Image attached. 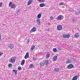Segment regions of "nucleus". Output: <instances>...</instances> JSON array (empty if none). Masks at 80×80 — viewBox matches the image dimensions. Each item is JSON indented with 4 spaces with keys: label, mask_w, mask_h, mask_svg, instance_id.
<instances>
[{
    "label": "nucleus",
    "mask_w": 80,
    "mask_h": 80,
    "mask_svg": "<svg viewBox=\"0 0 80 80\" xmlns=\"http://www.w3.org/2000/svg\"><path fill=\"white\" fill-rule=\"evenodd\" d=\"M62 37L63 38H69L70 37V35L68 34H63L62 35Z\"/></svg>",
    "instance_id": "obj_1"
},
{
    "label": "nucleus",
    "mask_w": 80,
    "mask_h": 80,
    "mask_svg": "<svg viewBox=\"0 0 80 80\" xmlns=\"http://www.w3.org/2000/svg\"><path fill=\"white\" fill-rule=\"evenodd\" d=\"M9 5L11 7V8H15V6L14 4H13L12 2H9Z\"/></svg>",
    "instance_id": "obj_2"
},
{
    "label": "nucleus",
    "mask_w": 80,
    "mask_h": 80,
    "mask_svg": "<svg viewBox=\"0 0 80 80\" xmlns=\"http://www.w3.org/2000/svg\"><path fill=\"white\" fill-rule=\"evenodd\" d=\"M74 67L72 64H70L67 66V68H68V69H72V68H73Z\"/></svg>",
    "instance_id": "obj_3"
},
{
    "label": "nucleus",
    "mask_w": 80,
    "mask_h": 80,
    "mask_svg": "<svg viewBox=\"0 0 80 80\" xmlns=\"http://www.w3.org/2000/svg\"><path fill=\"white\" fill-rule=\"evenodd\" d=\"M63 17L62 16H59L57 18V20H60L62 19H63Z\"/></svg>",
    "instance_id": "obj_4"
},
{
    "label": "nucleus",
    "mask_w": 80,
    "mask_h": 80,
    "mask_svg": "<svg viewBox=\"0 0 80 80\" xmlns=\"http://www.w3.org/2000/svg\"><path fill=\"white\" fill-rule=\"evenodd\" d=\"M10 62H11V63H14L15 62V58H12V59L10 60Z\"/></svg>",
    "instance_id": "obj_5"
},
{
    "label": "nucleus",
    "mask_w": 80,
    "mask_h": 80,
    "mask_svg": "<svg viewBox=\"0 0 80 80\" xmlns=\"http://www.w3.org/2000/svg\"><path fill=\"white\" fill-rule=\"evenodd\" d=\"M62 28L61 26L60 25L58 26L57 29L58 30H61Z\"/></svg>",
    "instance_id": "obj_6"
},
{
    "label": "nucleus",
    "mask_w": 80,
    "mask_h": 80,
    "mask_svg": "<svg viewBox=\"0 0 80 80\" xmlns=\"http://www.w3.org/2000/svg\"><path fill=\"white\" fill-rule=\"evenodd\" d=\"M29 58V54L28 52H27L25 56L24 57V58L25 59H27V58Z\"/></svg>",
    "instance_id": "obj_7"
},
{
    "label": "nucleus",
    "mask_w": 80,
    "mask_h": 80,
    "mask_svg": "<svg viewBox=\"0 0 80 80\" xmlns=\"http://www.w3.org/2000/svg\"><path fill=\"white\" fill-rule=\"evenodd\" d=\"M35 31H36V28L35 27H34L32 28V30H31L30 32L32 33V32H35Z\"/></svg>",
    "instance_id": "obj_8"
},
{
    "label": "nucleus",
    "mask_w": 80,
    "mask_h": 80,
    "mask_svg": "<svg viewBox=\"0 0 80 80\" xmlns=\"http://www.w3.org/2000/svg\"><path fill=\"white\" fill-rule=\"evenodd\" d=\"M40 65L41 67H43L45 65L44 62H42L40 63Z\"/></svg>",
    "instance_id": "obj_9"
},
{
    "label": "nucleus",
    "mask_w": 80,
    "mask_h": 80,
    "mask_svg": "<svg viewBox=\"0 0 80 80\" xmlns=\"http://www.w3.org/2000/svg\"><path fill=\"white\" fill-rule=\"evenodd\" d=\"M57 60V56H55L53 58V60L54 61H56Z\"/></svg>",
    "instance_id": "obj_10"
},
{
    "label": "nucleus",
    "mask_w": 80,
    "mask_h": 80,
    "mask_svg": "<svg viewBox=\"0 0 80 80\" xmlns=\"http://www.w3.org/2000/svg\"><path fill=\"white\" fill-rule=\"evenodd\" d=\"M32 2H33V1L32 0H29L28 2V5H29L30 4H31Z\"/></svg>",
    "instance_id": "obj_11"
},
{
    "label": "nucleus",
    "mask_w": 80,
    "mask_h": 80,
    "mask_svg": "<svg viewBox=\"0 0 80 80\" xmlns=\"http://www.w3.org/2000/svg\"><path fill=\"white\" fill-rule=\"evenodd\" d=\"M78 78V76H74L73 78L72 79V80H77V78Z\"/></svg>",
    "instance_id": "obj_12"
},
{
    "label": "nucleus",
    "mask_w": 80,
    "mask_h": 80,
    "mask_svg": "<svg viewBox=\"0 0 80 80\" xmlns=\"http://www.w3.org/2000/svg\"><path fill=\"white\" fill-rule=\"evenodd\" d=\"M49 63V62H48V60H46L45 62H44V64L45 65H47Z\"/></svg>",
    "instance_id": "obj_13"
},
{
    "label": "nucleus",
    "mask_w": 80,
    "mask_h": 80,
    "mask_svg": "<svg viewBox=\"0 0 80 80\" xmlns=\"http://www.w3.org/2000/svg\"><path fill=\"white\" fill-rule=\"evenodd\" d=\"M45 4L44 3H41L40 4V7H45Z\"/></svg>",
    "instance_id": "obj_14"
},
{
    "label": "nucleus",
    "mask_w": 80,
    "mask_h": 80,
    "mask_svg": "<svg viewBox=\"0 0 80 80\" xmlns=\"http://www.w3.org/2000/svg\"><path fill=\"white\" fill-rule=\"evenodd\" d=\"M24 63H25V60L23 59L21 63V65H24Z\"/></svg>",
    "instance_id": "obj_15"
},
{
    "label": "nucleus",
    "mask_w": 80,
    "mask_h": 80,
    "mask_svg": "<svg viewBox=\"0 0 80 80\" xmlns=\"http://www.w3.org/2000/svg\"><path fill=\"white\" fill-rule=\"evenodd\" d=\"M13 44H10L9 46V47L10 48H13Z\"/></svg>",
    "instance_id": "obj_16"
},
{
    "label": "nucleus",
    "mask_w": 80,
    "mask_h": 80,
    "mask_svg": "<svg viewBox=\"0 0 80 80\" xmlns=\"http://www.w3.org/2000/svg\"><path fill=\"white\" fill-rule=\"evenodd\" d=\"M74 36L75 37H78L79 36V35L78 33H77L75 34Z\"/></svg>",
    "instance_id": "obj_17"
},
{
    "label": "nucleus",
    "mask_w": 80,
    "mask_h": 80,
    "mask_svg": "<svg viewBox=\"0 0 80 80\" xmlns=\"http://www.w3.org/2000/svg\"><path fill=\"white\" fill-rule=\"evenodd\" d=\"M50 54L49 53H48L46 55V58H49L50 57Z\"/></svg>",
    "instance_id": "obj_18"
},
{
    "label": "nucleus",
    "mask_w": 80,
    "mask_h": 80,
    "mask_svg": "<svg viewBox=\"0 0 80 80\" xmlns=\"http://www.w3.org/2000/svg\"><path fill=\"white\" fill-rule=\"evenodd\" d=\"M34 67L33 64H31L29 65V68H33Z\"/></svg>",
    "instance_id": "obj_19"
},
{
    "label": "nucleus",
    "mask_w": 80,
    "mask_h": 80,
    "mask_svg": "<svg viewBox=\"0 0 80 80\" xmlns=\"http://www.w3.org/2000/svg\"><path fill=\"white\" fill-rule=\"evenodd\" d=\"M53 50L54 52H57V49H56V48H54L53 49Z\"/></svg>",
    "instance_id": "obj_20"
},
{
    "label": "nucleus",
    "mask_w": 80,
    "mask_h": 80,
    "mask_svg": "<svg viewBox=\"0 0 80 80\" xmlns=\"http://www.w3.org/2000/svg\"><path fill=\"white\" fill-rule=\"evenodd\" d=\"M35 48V46H32L31 47V50H33Z\"/></svg>",
    "instance_id": "obj_21"
},
{
    "label": "nucleus",
    "mask_w": 80,
    "mask_h": 80,
    "mask_svg": "<svg viewBox=\"0 0 80 80\" xmlns=\"http://www.w3.org/2000/svg\"><path fill=\"white\" fill-rule=\"evenodd\" d=\"M70 62H71V60L68 59L67 61V63H70Z\"/></svg>",
    "instance_id": "obj_22"
},
{
    "label": "nucleus",
    "mask_w": 80,
    "mask_h": 80,
    "mask_svg": "<svg viewBox=\"0 0 80 80\" xmlns=\"http://www.w3.org/2000/svg\"><path fill=\"white\" fill-rule=\"evenodd\" d=\"M38 1L40 2H45V0H38Z\"/></svg>",
    "instance_id": "obj_23"
},
{
    "label": "nucleus",
    "mask_w": 80,
    "mask_h": 80,
    "mask_svg": "<svg viewBox=\"0 0 80 80\" xmlns=\"http://www.w3.org/2000/svg\"><path fill=\"white\" fill-rule=\"evenodd\" d=\"M58 70H59V69H58V68H55V71H56V72H58Z\"/></svg>",
    "instance_id": "obj_24"
},
{
    "label": "nucleus",
    "mask_w": 80,
    "mask_h": 80,
    "mask_svg": "<svg viewBox=\"0 0 80 80\" xmlns=\"http://www.w3.org/2000/svg\"><path fill=\"white\" fill-rule=\"evenodd\" d=\"M18 70H22V69L21 68V67L19 66L18 68Z\"/></svg>",
    "instance_id": "obj_25"
},
{
    "label": "nucleus",
    "mask_w": 80,
    "mask_h": 80,
    "mask_svg": "<svg viewBox=\"0 0 80 80\" xmlns=\"http://www.w3.org/2000/svg\"><path fill=\"white\" fill-rule=\"evenodd\" d=\"M37 22H38V23L39 25H40L41 22H40V20H37Z\"/></svg>",
    "instance_id": "obj_26"
},
{
    "label": "nucleus",
    "mask_w": 80,
    "mask_h": 80,
    "mask_svg": "<svg viewBox=\"0 0 80 80\" xmlns=\"http://www.w3.org/2000/svg\"><path fill=\"white\" fill-rule=\"evenodd\" d=\"M40 17H41V14H38V18H40Z\"/></svg>",
    "instance_id": "obj_27"
},
{
    "label": "nucleus",
    "mask_w": 80,
    "mask_h": 80,
    "mask_svg": "<svg viewBox=\"0 0 80 80\" xmlns=\"http://www.w3.org/2000/svg\"><path fill=\"white\" fill-rule=\"evenodd\" d=\"M13 72H15V73L16 74H17V71L16 70H13Z\"/></svg>",
    "instance_id": "obj_28"
},
{
    "label": "nucleus",
    "mask_w": 80,
    "mask_h": 80,
    "mask_svg": "<svg viewBox=\"0 0 80 80\" xmlns=\"http://www.w3.org/2000/svg\"><path fill=\"white\" fill-rule=\"evenodd\" d=\"M12 64H10L8 65V67H12Z\"/></svg>",
    "instance_id": "obj_29"
},
{
    "label": "nucleus",
    "mask_w": 80,
    "mask_h": 80,
    "mask_svg": "<svg viewBox=\"0 0 80 80\" xmlns=\"http://www.w3.org/2000/svg\"><path fill=\"white\" fill-rule=\"evenodd\" d=\"M63 3H62V2H61V3H59V5H63Z\"/></svg>",
    "instance_id": "obj_30"
},
{
    "label": "nucleus",
    "mask_w": 80,
    "mask_h": 80,
    "mask_svg": "<svg viewBox=\"0 0 80 80\" xmlns=\"http://www.w3.org/2000/svg\"><path fill=\"white\" fill-rule=\"evenodd\" d=\"M3 54V53L0 52V57L1 56V55H2Z\"/></svg>",
    "instance_id": "obj_31"
},
{
    "label": "nucleus",
    "mask_w": 80,
    "mask_h": 80,
    "mask_svg": "<svg viewBox=\"0 0 80 80\" xmlns=\"http://www.w3.org/2000/svg\"><path fill=\"white\" fill-rule=\"evenodd\" d=\"M2 3H0V7H2Z\"/></svg>",
    "instance_id": "obj_32"
},
{
    "label": "nucleus",
    "mask_w": 80,
    "mask_h": 80,
    "mask_svg": "<svg viewBox=\"0 0 80 80\" xmlns=\"http://www.w3.org/2000/svg\"><path fill=\"white\" fill-rule=\"evenodd\" d=\"M50 18L52 19V16L50 17Z\"/></svg>",
    "instance_id": "obj_33"
},
{
    "label": "nucleus",
    "mask_w": 80,
    "mask_h": 80,
    "mask_svg": "<svg viewBox=\"0 0 80 80\" xmlns=\"http://www.w3.org/2000/svg\"><path fill=\"white\" fill-rule=\"evenodd\" d=\"M1 38V36H0V40Z\"/></svg>",
    "instance_id": "obj_34"
}]
</instances>
